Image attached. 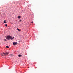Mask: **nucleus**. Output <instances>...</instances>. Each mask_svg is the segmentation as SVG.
Masks as SVG:
<instances>
[{
    "instance_id": "nucleus-5",
    "label": "nucleus",
    "mask_w": 73,
    "mask_h": 73,
    "mask_svg": "<svg viewBox=\"0 0 73 73\" xmlns=\"http://www.w3.org/2000/svg\"><path fill=\"white\" fill-rule=\"evenodd\" d=\"M21 56H22V55H18V56L19 57H21Z\"/></svg>"
},
{
    "instance_id": "nucleus-11",
    "label": "nucleus",
    "mask_w": 73,
    "mask_h": 73,
    "mask_svg": "<svg viewBox=\"0 0 73 73\" xmlns=\"http://www.w3.org/2000/svg\"><path fill=\"white\" fill-rule=\"evenodd\" d=\"M5 25L6 27H7V24H6Z\"/></svg>"
},
{
    "instance_id": "nucleus-1",
    "label": "nucleus",
    "mask_w": 73,
    "mask_h": 73,
    "mask_svg": "<svg viewBox=\"0 0 73 73\" xmlns=\"http://www.w3.org/2000/svg\"><path fill=\"white\" fill-rule=\"evenodd\" d=\"M6 38L7 40H10L11 38V36L10 35H9L6 37Z\"/></svg>"
},
{
    "instance_id": "nucleus-3",
    "label": "nucleus",
    "mask_w": 73,
    "mask_h": 73,
    "mask_svg": "<svg viewBox=\"0 0 73 73\" xmlns=\"http://www.w3.org/2000/svg\"><path fill=\"white\" fill-rule=\"evenodd\" d=\"M4 53H1V56H4Z\"/></svg>"
},
{
    "instance_id": "nucleus-13",
    "label": "nucleus",
    "mask_w": 73,
    "mask_h": 73,
    "mask_svg": "<svg viewBox=\"0 0 73 73\" xmlns=\"http://www.w3.org/2000/svg\"><path fill=\"white\" fill-rule=\"evenodd\" d=\"M33 23V21H32L31 22V23Z\"/></svg>"
},
{
    "instance_id": "nucleus-6",
    "label": "nucleus",
    "mask_w": 73,
    "mask_h": 73,
    "mask_svg": "<svg viewBox=\"0 0 73 73\" xmlns=\"http://www.w3.org/2000/svg\"><path fill=\"white\" fill-rule=\"evenodd\" d=\"M13 38H14V37H11V40H13Z\"/></svg>"
},
{
    "instance_id": "nucleus-8",
    "label": "nucleus",
    "mask_w": 73,
    "mask_h": 73,
    "mask_svg": "<svg viewBox=\"0 0 73 73\" xmlns=\"http://www.w3.org/2000/svg\"><path fill=\"white\" fill-rule=\"evenodd\" d=\"M4 23H6V21L4 20Z\"/></svg>"
},
{
    "instance_id": "nucleus-4",
    "label": "nucleus",
    "mask_w": 73,
    "mask_h": 73,
    "mask_svg": "<svg viewBox=\"0 0 73 73\" xmlns=\"http://www.w3.org/2000/svg\"><path fill=\"white\" fill-rule=\"evenodd\" d=\"M13 44L14 45H17V42H14L13 43Z\"/></svg>"
},
{
    "instance_id": "nucleus-15",
    "label": "nucleus",
    "mask_w": 73,
    "mask_h": 73,
    "mask_svg": "<svg viewBox=\"0 0 73 73\" xmlns=\"http://www.w3.org/2000/svg\"><path fill=\"white\" fill-rule=\"evenodd\" d=\"M10 56H12V54H10Z\"/></svg>"
},
{
    "instance_id": "nucleus-14",
    "label": "nucleus",
    "mask_w": 73,
    "mask_h": 73,
    "mask_svg": "<svg viewBox=\"0 0 73 73\" xmlns=\"http://www.w3.org/2000/svg\"><path fill=\"white\" fill-rule=\"evenodd\" d=\"M21 21V20H20V21Z\"/></svg>"
},
{
    "instance_id": "nucleus-10",
    "label": "nucleus",
    "mask_w": 73,
    "mask_h": 73,
    "mask_svg": "<svg viewBox=\"0 0 73 73\" xmlns=\"http://www.w3.org/2000/svg\"><path fill=\"white\" fill-rule=\"evenodd\" d=\"M6 48H9V47L8 46H6Z\"/></svg>"
},
{
    "instance_id": "nucleus-7",
    "label": "nucleus",
    "mask_w": 73,
    "mask_h": 73,
    "mask_svg": "<svg viewBox=\"0 0 73 73\" xmlns=\"http://www.w3.org/2000/svg\"><path fill=\"white\" fill-rule=\"evenodd\" d=\"M18 18L19 19H20V18H21V17L20 16H18Z\"/></svg>"
},
{
    "instance_id": "nucleus-2",
    "label": "nucleus",
    "mask_w": 73,
    "mask_h": 73,
    "mask_svg": "<svg viewBox=\"0 0 73 73\" xmlns=\"http://www.w3.org/2000/svg\"><path fill=\"white\" fill-rule=\"evenodd\" d=\"M9 54V53L7 52H5L4 53V55H8V54Z\"/></svg>"
},
{
    "instance_id": "nucleus-9",
    "label": "nucleus",
    "mask_w": 73,
    "mask_h": 73,
    "mask_svg": "<svg viewBox=\"0 0 73 73\" xmlns=\"http://www.w3.org/2000/svg\"><path fill=\"white\" fill-rule=\"evenodd\" d=\"M17 30H18L19 31H20V30L19 29V28H17Z\"/></svg>"
},
{
    "instance_id": "nucleus-12",
    "label": "nucleus",
    "mask_w": 73,
    "mask_h": 73,
    "mask_svg": "<svg viewBox=\"0 0 73 73\" xmlns=\"http://www.w3.org/2000/svg\"><path fill=\"white\" fill-rule=\"evenodd\" d=\"M4 41H7V40H6V39H4Z\"/></svg>"
}]
</instances>
